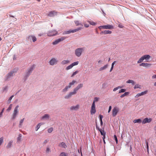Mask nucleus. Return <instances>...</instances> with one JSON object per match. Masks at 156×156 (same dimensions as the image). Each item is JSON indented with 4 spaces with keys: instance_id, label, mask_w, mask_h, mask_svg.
I'll use <instances>...</instances> for the list:
<instances>
[{
    "instance_id": "61",
    "label": "nucleus",
    "mask_w": 156,
    "mask_h": 156,
    "mask_svg": "<svg viewBox=\"0 0 156 156\" xmlns=\"http://www.w3.org/2000/svg\"><path fill=\"white\" fill-rule=\"evenodd\" d=\"M47 140H45L44 142V143L45 144L47 143Z\"/></svg>"
},
{
    "instance_id": "2",
    "label": "nucleus",
    "mask_w": 156,
    "mask_h": 156,
    "mask_svg": "<svg viewBox=\"0 0 156 156\" xmlns=\"http://www.w3.org/2000/svg\"><path fill=\"white\" fill-rule=\"evenodd\" d=\"M19 107V106L18 105H17L14 109L12 114V119H15L17 115L18 114L19 111H18V108Z\"/></svg>"
},
{
    "instance_id": "38",
    "label": "nucleus",
    "mask_w": 156,
    "mask_h": 156,
    "mask_svg": "<svg viewBox=\"0 0 156 156\" xmlns=\"http://www.w3.org/2000/svg\"><path fill=\"white\" fill-rule=\"evenodd\" d=\"M21 136H22L21 134H20L19 135V136L17 138V141H20V140Z\"/></svg>"
},
{
    "instance_id": "37",
    "label": "nucleus",
    "mask_w": 156,
    "mask_h": 156,
    "mask_svg": "<svg viewBox=\"0 0 156 156\" xmlns=\"http://www.w3.org/2000/svg\"><path fill=\"white\" fill-rule=\"evenodd\" d=\"M24 118H23V119H21L20 121L19 126H20L22 125V123L24 121Z\"/></svg>"
},
{
    "instance_id": "13",
    "label": "nucleus",
    "mask_w": 156,
    "mask_h": 156,
    "mask_svg": "<svg viewBox=\"0 0 156 156\" xmlns=\"http://www.w3.org/2000/svg\"><path fill=\"white\" fill-rule=\"evenodd\" d=\"M83 87V84L82 83H80L78 84L77 86L73 90V91L74 92L76 93V91L80 89L82 87Z\"/></svg>"
},
{
    "instance_id": "22",
    "label": "nucleus",
    "mask_w": 156,
    "mask_h": 156,
    "mask_svg": "<svg viewBox=\"0 0 156 156\" xmlns=\"http://www.w3.org/2000/svg\"><path fill=\"white\" fill-rule=\"evenodd\" d=\"M96 128L98 129V130L100 132L102 136H105V135L106 133L105 132L104 130H102L101 129H99L98 128L97 126L96 125Z\"/></svg>"
},
{
    "instance_id": "7",
    "label": "nucleus",
    "mask_w": 156,
    "mask_h": 156,
    "mask_svg": "<svg viewBox=\"0 0 156 156\" xmlns=\"http://www.w3.org/2000/svg\"><path fill=\"white\" fill-rule=\"evenodd\" d=\"M83 49V48H79L76 50L75 53L76 55L78 57L80 56Z\"/></svg>"
},
{
    "instance_id": "5",
    "label": "nucleus",
    "mask_w": 156,
    "mask_h": 156,
    "mask_svg": "<svg viewBox=\"0 0 156 156\" xmlns=\"http://www.w3.org/2000/svg\"><path fill=\"white\" fill-rule=\"evenodd\" d=\"M76 81L75 80H73L71 82L69 83V85L68 86H66V87L63 90V92H65L68 90V89L70 88L71 86L73 85L74 84L76 83Z\"/></svg>"
},
{
    "instance_id": "47",
    "label": "nucleus",
    "mask_w": 156,
    "mask_h": 156,
    "mask_svg": "<svg viewBox=\"0 0 156 156\" xmlns=\"http://www.w3.org/2000/svg\"><path fill=\"white\" fill-rule=\"evenodd\" d=\"M40 125H39L38 124V125H37V126L36 127V128H35L36 130V131H37L38 129L40 128Z\"/></svg>"
},
{
    "instance_id": "56",
    "label": "nucleus",
    "mask_w": 156,
    "mask_h": 156,
    "mask_svg": "<svg viewBox=\"0 0 156 156\" xmlns=\"http://www.w3.org/2000/svg\"><path fill=\"white\" fill-rule=\"evenodd\" d=\"M118 27L121 28H122L123 27V26L121 24H119L118 25Z\"/></svg>"
},
{
    "instance_id": "20",
    "label": "nucleus",
    "mask_w": 156,
    "mask_h": 156,
    "mask_svg": "<svg viewBox=\"0 0 156 156\" xmlns=\"http://www.w3.org/2000/svg\"><path fill=\"white\" fill-rule=\"evenodd\" d=\"M79 107V105H77L75 106H72L70 107L71 110H77Z\"/></svg>"
},
{
    "instance_id": "63",
    "label": "nucleus",
    "mask_w": 156,
    "mask_h": 156,
    "mask_svg": "<svg viewBox=\"0 0 156 156\" xmlns=\"http://www.w3.org/2000/svg\"><path fill=\"white\" fill-rule=\"evenodd\" d=\"M100 122H101V126L102 125V124H103L102 120H100Z\"/></svg>"
},
{
    "instance_id": "8",
    "label": "nucleus",
    "mask_w": 156,
    "mask_h": 156,
    "mask_svg": "<svg viewBox=\"0 0 156 156\" xmlns=\"http://www.w3.org/2000/svg\"><path fill=\"white\" fill-rule=\"evenodd\" d=\"M58 32L55 30H52L49 31L47 33V35L48 36H55L57 34Z\"/></svg>"
},
{
    "instance_id": "59",
    "label": "nucleus",
    "mask_w": 156,
    "mask_h": 156,
    "mask_svg": "<svg viewBox=\"0 0 156 156\" xmlns=\"http://www.w3.org/2000/svg\"><path fill=\"white\" fill-rule=\"evenodd\" d=\"M38 124L39 125H40V126H41V125H43L44 124V123H43V122H41V123H39Z\"/></svg>"
},
{
    "instance_id": "12",
    "label": "nucleus",
    "mask_w": 156,
    "mask_h": 156,
    "mask_svg": "<svg viewBox=\"0 0 156 156\" xmlns=\"http://www.w3.org/2000/svg\"><path fill=\"white\" fill-rule=\"evenodd\" d=\"M57 12L54 11H51L49 12L48 16L50 17H53L56 15Z\"/></svg>"
},
{
    "instance_id": "16",
    "label": "nucleus",
    "mask_w": 156,
    "mask_h": 156,
    "mask_svg": "<svg viewBox=\"0 0 156 156\" xmlns=\"http://www.w3.org/2000/svg\"><path fill=\"white\" fill-rule=\"evenodd\" d=\"M151 64L147 63H142L140 64V66H143L144 67H149L151 66Z\"/></svg>"
},
{
    "instance_id": "52",
    "label": "nucleus",
    "mask_w": 156,
    "mask_h": 156,
    "mask_svg": "<svg viewBox=\"0 0 156 156\" xmlns=\"http://www.w3.org/2000/svg\"><path fill=\"white\" fill-rule=\"evenodd\" d=\"M14 97V95H12L9 98V102H10V101L11 100L12 98Z\"/></svg>"
},
{
    "instance_id": "60",
    "label": "nucleus",
    "mask_w": 156,
    "mask_h": 156,
    "mask_svg": "<svg viewBox=\"0 0 156 156\" xmlns=\"http://www.w3.org/2000/svg\"><path fill=\"white\" fill-rule=\"evenodd\" d=\"M84 27H89V25L87 24H84Z\"/></svg>"
},
{
    "instance_id": "23",
    "label": "nucleus",
    "mask_w": 156,
    "mask_h": 156,
    "mask_svg": "<svg viewBox=\"0 0 156 156\" xmlns=\"http://www.w3.org/2000/svg\"><path fill=\"white\" fill-rule=\"evenodd\" d=\"M108 65L107 64L105 65L103 67H101L100 68L99 70L100 71H101L105 69L108 67Z\"/></svg>"
},
{
    "instance_id": "36",
    "label": "nucleus",
    "mask_w": 156,
    "mask_h": 156,
    "mask_svg": "<svg viewBox=\"0 0 156 156\" xmlns=\"http://www.w3.org/2000/svg\"><path fill=\"white\" fill-rule=\"evenodd\" d=\"M12 104H11L10 105L8 108L7 109V111H9L11 110V109H12Z\"/></svg>"
},
{
    "instance_id": "18",
    "label": "nucleus",
    "mask_w": 156,
    "mask_h": 156,
    "mask_svg": "<svg viewBox=\"0 0 156 156\" xmlns=\"http://www.w3.org/2000/svg\"><path fill=\"white\" fill-rule=\"evenodd\" d=\"M58 146L61 147H63L66 148L67 147V146L65 143L63 142L60 143L59 144Z\"/></svg>"
},
{
    "instance_id": "1",
    "label": "nucleus",
    "mask_w": 156,
    "mask_h": 156,
    "mask_svg": "<svg viewBox=\"0 0 156 156\" xmlns=\"http://www.w3.org/2000/svg\"><path fill=\"white\" fill-rule=\"evenodd\" d=\"M151 58V56L149 55H145L142 57L137 61V63H140L141 62L143 61L145 59L146 60H149Z\"/></svg>"
},
{
    "instance_id": "6",
    "label": "nucleus",
    "mask_w": 156,
    "mask_h": 156,
    "mask_svg": "<svg viewBox=\"0 0 156 156\" xmlns=\"http://www.w3.org/2000/svg\"><path fill=\"white\" fill-rule=\"evenodd\" d=\"M66 37H62L60 38H59L56 40L55 41L53 42L52 44L53 45H56L57 44H58L59 42L62 41L64 40L65 39H66Z\"/></svg>"
},
{
    "instance_id": "44",
    "label": "nucleus",
    "mask_w": 156,
    "mask_h": 156,
    "mask_svg": "<svg viewBox=\"0 0 156 156\" xmlns=\"http://www.w3.org/2000/svg\"><path fill=\"white\" fill-rule=\"evenodd\" d=\"M114 138L115 140V141H116V144H117L118 143V140L117 137L116 135H114Z\"/></svg>"
},
{
    "instance_id": "14",
    "label": "nucleus",
    "mask_w": 156,
    "mask_h": 156,
    "mask_svg": "<svg viewBox=\"0 0 156 156\" xmlns=\"http://www.w3.org/2000/svg\"><path fill=\"white\" fill-rule=\"evenodd\" d=\"M151 119H148L147 118H146L143 120L142 123L143 124H145L147 123H149L151 122Z\"/></svg>"
},
{
    "instance_id": "32",
    "label": "nucleus",
    "mask_w": 156,
    "mask_h": 156,
    "mask_svg": "<svg viewBox=\"0 0 156 156\" xmlns=\"http://www.w3.org/2000/svg\"><path fill=\"white\" fill-rule=\"evenodd\" d=\"M140 87H141V86L140 85H139V84H136L135 85V86L134 87V88L135 89L137 88H141Z\"/></svg>"
},
{
    "instance_id": "64",
    "label": "nucleus",
    "mask_w": 156,
    "mask_h": 156,
    "mask_svg": "<svg viewBox=\"0 0 156 156\" xmlns=\"http://www.w3.org/2000/svg\"><path fill=\"white\" fill-rule=\"evenodd\" d=\"M9 17H14V16H12V15H11V14H9Z\"/></svg>"
},
{
    "instance_id": "50",
    "label": "nucleus",
    "mask_w": 156,
    "mask_h": 156,
    "mask_svg": "<svg viewBox=\"0 0 156 156\" xmlns=\"http://www.w3.org/2000/svg\"><path fill=\"white\" fill-rule=\"evenodd\" d=\"M4 108H3L1 112L0 113V117H1L2 115V113L4 111Z\"/></svg>"
},
{
    "instance_id": "57",
    "label": "nucleus",
    "mask_w": 156,
    "mask_h": 156,
    "mask_svg": "<svg viewBox=\"0 0 156 156\" xmlns=\"http://www.w3.org/2000/svg\"><path fill=\"white\" fill-rule=\"evenodd\" d=\"M153 79H155L156 78V75H154L152 76Z\"/></svg>"
},
{
    "instance_id": "28",
    "label": "nucleus",
    "mask_w": 156,
    "mask_h": 156,
    "mask_svg": "<svg viewBox=\"0 0 156 156\" xmlns=\"http://www.w3.org/2000/svg\"><path fill=\"white\" fill-rule=\"evenodd\" d=\"M49 117V115L47 114H46L44 115L43 117H42V119H48Z\"/></svg>"
},
{
    "instance_id": "45",
    "label": "nucleus",
    "mask_w": 156,
    "mask_h": 156,
    "mask_svg": "<svg viewBox=\"0 0 156 156\" xmlns=\"http://www.w3.org/2000/svg\"><path fill=\"white\" fill-rule=\"evenodd\" d=\"M98 98L97 97H95L94 98L93 102H94V104H95V102L98 101Z\"/></svg>"
},
{
    "instance_id": "24",
    "label": "nucleus",
    "mask_w": 156,
    "mask_h": 156,
    "mask_svg": "<svg viewBox=\"0 0 156 156\" xmlns=\"http://www.w3.org/2000/svg\"><path fill=\"white\" fill-rule=\"evenodd\" d=\"M69 62V61L67 60H64L62 61L61 62V64L62 65H64L65 64H68Z\"/></svg>"
},
{
    "instance_id": "17",
    "label": "nucleus",
    "mask_w": 156,
    "mask_h": 156,
    "mask_svg": "<svg viewBox=\"0 0 156 156\" xmlns=\"http://www.w3.org/2000/svg\"><path fill=\"white\" fill-rule=\"evenodd\" d=\"M35 67L34 65H32L28 70V72L27 73V76L29 75L31 72L33 70Z\"/></svg>"
},
{
    "instance_id": "41",
    "label": "nucleus",
    "mask_w": 156,
    "mask_h": 156,
    "mask_svg": "<svg viewBox=\"0 0 156 156\" xmlns=\"http://www.w3.org/2000/svg\"><path fill=\"white\" fill-rule=\"evenodd\" d=\"M88 22L90 24L92 25H95L96 24V23L93 21H88Z\"/></svg>"
},
{
    "instance_id": "27",
    "label": "nucleus",
    "mask_w": 156,
    "mask_h": 156,
    "mask_svg": "<svg viewBox=\"0 0 156 156\" xmlns=\"http://www.w3.org/2000/svg\"><path fill=\"white\" fill-rule=\"evenodd\" d=\"M141 122V120L140 119L134 120V121H133V122L134 123H140Z\"/></svg>"
},
{
    "instance_id": "46",
    "label": "nucleus",
    "mask_w": 156,
    "mask_h": 156,
    "mask_svg": "<svg viewBox=\"0 0 156 156\" xmlns=\"http://www.w3.org/2000/svg\"><path fill=\"white\" fill-rule=\"evenodd\" d=\"M53 129L52 128H50L48 129V132L49 133H51L53 131Z\"/></svg>"
},
{
    "instance_id": "19",
    "label": "nucleus",
    "mask_w": 156,
    "mask_h": 156,
    "mask_svg": "<svg viewBox=\"0 0 156 156\" xmlns=\"http://www.w3.org/2000/svg\"><path fill=\"white\" fill-rule=\"evenodd\" d=\"M112 33V31L109 30H105L103 31H102L101 32L100 34H111Z\"/></svg>"
},
{
    "instance_id": "9",
    "label": "nucleus",
    "mask_w": 156,
    "mask_h": 156,
    "mask_svg": "<svg viewBox=\"0 0 156 156\" xmlns=\"http://www.w3.org/2000/svg\"><path fill=\"white\" fill-rule=\"evenodd\" d=\"M119 109L117 107H115L112 110V115L113 117L115 116L119 112Z\"/></svg>"
},
{
    "instance_id": "40",
    "label": "nucleus",
    "mask_w": 156,
    "mask_h": 156,
    "mask_svg": "<svg viewBox=\"0 0 156 156\" xmlns=\"http://www.w3.org/2000/svg\"><path fill=\"white\" fill-rule=\"evenodd\" d=\"M13 74V72H10L8 74V77H10L12 76Z\"/></svg>"
},
{
    "instance_id": "35",
    "label": "nucleus",
    "mask_w": 156,
    "mask_h": 156,
    "mask_svg": "<svg viewBox=\"0 0 156 156\" xmlns=\"http://www.w3.org/2000/svg\"><path fill=\"white\" fill-rule=\"evenodd\" d=\"M3 140L4 139L3 137H2L0 138V146L3 142Z\"/></svg>"
},
{
    "instance_id": "33",
    "label": "nucleus",
    "mask_w": 156,
    "mask_h": 156,
    "mask_svg": "<svg viewBox=\"0 0 156 156\" xmlns=\"http://www.w3.org/2000/svg\"><path fill=\"white\" fill-rule=\"evenodd\" d=\"M147 92H148V91L147 90H146L144 91V92H141L140 93H141V96L144 95L146 94L147 93Z\"/></svg>"
},
{
    "instance_id": "25",
    "label": "nucleus",
    "mask_w": 156,
    "mask_h": 156,
    "mask_svg": "<svg viewBox=\"0 0 156 156\" xmlns=\"http://www.w3.org/2000/svg\"><path fill=\"white\" fill-rule=\"evenodd\" d=\"M126 83H131L133 85L135 84V83L133 80H129L126 81Z\"/></svg>"
},
{
    "instance_id": "54",
    "label": "nucleus",
    "mask_w": 156,
    "mask_h": 156,
    "mask_svg": "<svg viewBox=\"0 0 156 156\" xmlns=\"http://www.w3.org/2000/svg\"><path fill=\"white\" fill-rule=\"evenodd\" d=\"M112 109V107L111 106H110L109 108V110L108 111V112L109 113L110 111H111Z\"/></svg>"
},
{
    "instance_id": "42",
    "label": "nucleus",
    "mask_w": 156,
    "mask_h": 156,
    "mask_svg": "<svg viewBox=\"0 0 156 156\" xmlns=\"http://www.w3.org/2000/svg\"><path fill=\"white\" fill-rule=\"evenodd\" d=\"M78 71H76L75 72L73 73L72 75L71 76V77H73L74 75L78 73Z\"/></svg>"
},
{
    "instance_id": "15",
    "label": "nucleus",
    "mask_w": 156,
    "mask_h": 156,
    "mask_svg": "<svg viewBox=\"0 0 156 156\" xmlns=\"http://www.w3.org/2000/svg\"><path fill=\"white\" fill-rule=\"evenodd\" d=\"M76 94V93L74 92L73 91V92H70L65 97V98L66 99H68L70 98L72 95L75 94Z\"/></svg>"
},
{
    "instance_id": "55",
    "label": "nucleus",
    "mask_w": 156,
    "mask_h": 156,
    "mask_svg": "<svg viewBox=\"0 0 156 156\" xmlns=\"http://www.w3.org/2000/svg\"><path fill=\"white\" fill-rule=\"evenodd\" d=\"M146 144L147 145V150L148 149V142L147 141L146 142Z\"/></svg>"
},
{
    "instance_id": "53",
    "label": "nucleus",
    "mask_w": 156,
    "mask_h": 156,
    "mask_svg": "<svg viewBox=\"0 0 156 156\" xmlns=\"http://www.w3.org/2000/svg\"><path fill=\"white\" fill-rule=\"evenodd\" d=\"M99 117H100V120H102V119L103 117V116L102 115H99Z\"/></svg>"
},
{
    "instance_id": "29",
    "label": "nucleus",
    "mask_w": 156,
    "mask_h": 156,
    "mask_svg": "<svg viewBox=\"0 0 156 156\" xmlns=\"http://www.w3.org/2000/svg\"><path fill=\"white\" fill-rule=\"evenodd\" d=\"M129 92H126L124 94L121 95L120 96V97L122 98L124 97V96H126L129 94Z\"/></svg>"
},
{
    "instance_id": "43",
    "label": "nucleus",
    "mask_w": 156,
    "mask_h": 156,
    "mask_svg": "<svg viewBox=\"0 0 156 156\" xmlns=\"http://www.w3.org/2000/svg\"><path fill=\"white\" fill-rule=\"evenodd\" d=\"M126 91V90L125 89H122L120 90L119 91V93H123L125 92Z\"/></svg>"
},
{
    "instance_id": "4",
    "label": "nucleus",
    "mask_w": 156,
    "mask_h": 156,
    "mask_svg": "<svg viewBox=\"0 0 156 156\" xmlns=\"http://www.w3.org/2000/svg\"><path fill=\"white\" fill-rule=\"evenodd\" d=\"M98 28L101 30L102 29H112L113 28V27L112 25H106L101 26L98 27Z\"/></svg>"
},
{
    "instance_id": "21",
    "label": "nucleus",
    "mask_w": 156,
    "mask_h": 156,
    "mask_svg": "<svg viewBox=\"0 0 156 156\" xmlns=\"http://www.w3.org/2000/svg\"><path fill=\"white\" fill-rule=\"evenodd\" d=\"M28 39H32L33 42H35L36 41L37 39L36 37L33 36V35H30L28 37Z\"/></svg>"
},
{
    "instance_id": "62",
    "label": "nucleus",
    "mask_w": 156,
    "mask_h": 156,
    "mask_svg": "<svg viewBox=\"0 0 156 156\" xmlns=\"http://www.w3.org/2000/svg\"><path fill=\"white\" fill-rule=\"evenodd\" d=\"M113 67H112H112H111V69H110V72H111V71H112L113 70Z\"/></svg>"
},
{
    "instance_id": "49",
    "label": "nucleus",
    "mask_w": 156,
    "mask_h": 156,
    "mask_svg": "<svg viewBox=\"0 0 156 156\" xmlns=\"http://www.w3.org/2000/svg\"><path fill=\"white\" fill-rule=\"evenodd\" d=\"M50 151V150L49 148L48 147H47L46 150V152L48 153Z\"/></svg>"
},
{
    "instance_id": "39",
    "label": "nucleus",
    "mask_w": 156,
    "mask_h": 156,
    "mask_svg": "<svg viewBox=\"0 0 156 156\" xmlns=\"http://www.w3.org/2000/svg\"><path fill=\"white\" fill-rule=\"evenodd\" d=\"M122 87L120 86H118L117 87H116V88H115L114 89L113 91H115L117 90H118L119 89L121 88Z\"/></svg>"
},
{
    "instance_id": "34",
    "label": "nucleus",
    "mask_w": 156,
    "mask_h": 156,
    "mask_svg": "<svg viewBox=\"0 0 156 156\" xmlns=\"http://www.w3.org/2000/svg\"><path fill=\"white\" fill-rule=\"evenodd\" d=\"M79 63V62L78 61H77L71 64L73 66H75L77 65Z\"/></svg>"
},
{
    "instance_id": "48",
    "label": "nucleus",
    "mask_w": 156,
    "mask_h": 156,
    "mask_svg": "<svg viewBox=\"0 0 156 156\" xmlns=\"http://www.w3.org/2000/svg\"><path fill=\"white\" fill-rule=\"evenodd\" d=\"M59 156H66L65 153L64 152H62Z\"/></svg>"
},
{
    "instance_id": "30",
    "label": "nucleus",
    "mask_w": 156,
    "mask_h": 156,
    "mask_svg": "<svg viewBox=\"0 0 156 156\" xmlns=\"http://www.w3.org/2000/svg\"><path fill=\"white\" fill-rule=\"evenodd\" d=\"M73 67V66L71 64L66 67V70H68L69 69H71Z\"/></svg>"
},
{
    "instance_id": "11",
    "label": "nucleus",
    "mask_w": 156,
    "mask_h": 156,
    "mask_svg": "<svg viewBox=\"0 0 156 156\" xmlns=\"http://www.w3.org/2000/svg\"><path fill=\"white\" fill-rule=\"evenodd\" d=\"M58 61L55 58H52L49 61V63L50 65L53 66L55 64H57Z\"/></svg>"
},
{
    "instance_id": "3",
    "label": "nucleus",
    "mask_w": 156,
    "mask_h": 156,
    "mask_svg": "<svg viewBox=\"0 0 156 156\" xmlns=\"http://www.w3.org/2000/svg\"><path fill=\"white\" fill-rule=\"evenodd\" d=\"M82 29V27H79L77 29L73 30H69L66 31H64L63 34H69L71 33H73L75 32H76L77 31H78Z\"/></svg>"
},
{
    "instance_id": "58",
    "label": "nucleus",
    "mask_w": 156,
    "mask_h": 156,
    "mask_svg": "<svg viewBox=\"0 0 156 156\" xmlns=\"http://www.w3.org/2000/svg\"><path fill=\"white\" fill-rule=\"evenodd\" d=\"M116 62V61H114L112 63V66L113 67H114V64H115V63Z\"/></svg>"
},
{
    "instance_id": "31",
    "label": "nucleus",
    "mask_w": 156,
    "mask_h": 156,
    "mask_svg": "<svg viewBox=\"0 0 156 156\" xmlns=\"http://www.w3.org/2000/svg\"><path fill=\"white\" fill-rule=\"evenodd\" d=\"M74 22H75L76 25V26H78L79 25L83 26V25L79 23V22L78 21H77V20L75 21H74Z\"/></svg>"
},
{
    "instance_id": "26",
    "label": "nucleus",
    "mask_w": 156,
    "mask_h": 156,
    "mask_svg": "<svg viewBox=\"0 0 156 156\" xmlns=\"http://www.w3.org/2000/svg\"><path fill=\"white\" fill-rule=\"evenodd\" d=\"M12 142V141H10L8 143L7 146H6V148H10L11 147Z\"/></svg>"
},
{
    "instance_id": "51",
    "label": "nucleus",
    "mask_w": 156,
    "mask_h": 156,
    "mask_svg": "<svg viewBox=\"0 0 156 156\" xmlns=\"http://www.w3.org/2000/svg\"><path fill=\"white\" fill-rule=\"evenodd\" d=\"M141 96V93H138L136 95V96H135V97L136 98H138V97H140Z\"/></svg>"
},
{
    "instance_id": "10",
    "label": "nucleus",
    "mask_w": 156,
    "mask_h": 156,
    "mask_svg": "<svg viewBox=\"0 0 156 156\" xmlns=\"http://www.w3.org/2000/svg\"><path fill=\"white\" fill-rule=\"evenodd\" d=\"M96 112L95 108V105L94 104V102H93L91 107L90 110V113L91 115L94 114Z\"/></svg>"
}]
</instances>
